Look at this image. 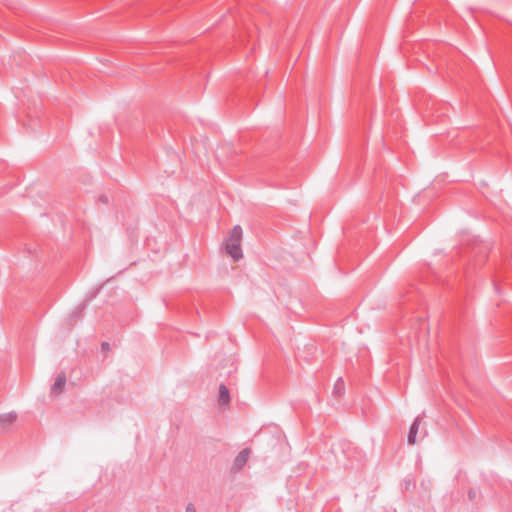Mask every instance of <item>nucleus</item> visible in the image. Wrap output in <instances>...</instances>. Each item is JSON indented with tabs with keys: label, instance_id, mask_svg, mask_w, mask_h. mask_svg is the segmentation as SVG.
<instances>
[{
	"label": "nucleus",
	"instance_id": "7",
	"mask_svg": "<svg viewBox=\"0 0 512 512\" xmlns=\"http://www.w3.org/2000/svg\"><path fill=\"white\" fill-rule=\"evenodd\" d=\"M345 391V383L342 378H338L334 384L333 394L337 397H340L344 394Z\"/></svg>",
	"mask_w": 512,
	"mask_h": 512
},
{
	"label": "nucleus",
	"instance_id": "10",
	"mask_svg": "<svg viewBox=\"0 0 512 512\" xmlns=\"http://www.w3.org/2000/svg\"><path fill=\"white\" fill-rule=\"evenodd\" d=\"M427 435V432L424 431L423 434H422V437H425Z\"/></svg>",
	"mask_w": 512,
	"mask_h": 512
},
{
	"label": "nucleus",
	"instance_id": "1",
	"mask_svg": "<svg viewBox=\"0 0 512 512\" xmlns=\"http://www.w3.org/2000/svg\"><path fill=\"white\" fill-rule=\"evenodd\" d=\"M242 239V228L236 225L229 237L225 241L226 253L233 258L234 261H238L243 257V253L240 247Z\"/></svg>",
	"mask_w": 512,
	"mask_h": 512
},
{
	"label": "nucleus",
	"instance_id": "12",
	"mask_svg": "<svg viewBox=\"0 0 512 512\" xmlns=\"http://www.w3.org/2000/svg\"><path fill=\"white\" fill-rule=\"evenodd\" d=\"M469 496H470V498H472V496H474V493L469 492Z\"/></svg>",
	"mask_w": 512,
	"mask_h": 512
},
{
	"label": "nucleus",
	"instance_id": "5",
	"mask_svg": "<svg viewBox=\"0 0 512 512\" xmlns=\"http://www.w3.org/2000/svg\"><path fill=\"white\" fill-rule=\"evenodd\" d=\"M230 402V394L228 388L221 384L219 387V404L221 406H226Z\"/></svg>",
	"mask_w": 512,
	"mask_h": 512
},
{
	"label": "nucleus",
	"instance_id": "4",
	"mask_svg": "<svg viewBox=\"0 0 512 512\" xmlns=\"http://www.w3.org/2000/svg\"><path fill=\"white\" fill-rule=\"evenodd\" d=\"M420 424H421L420 417H416V419L414 420V422L412 423V425L410 427V431L408 434V443L410 445H414L416 443V435L418 433Z\"/></svg>",
	"mask_w": 512,
	"mask_h": 512
},
{
	"label": "nucleus",
	"instance_id": "2",
	"mask_svg": "<svg viewBox=\"0 0 512 512\" xmlns=\"http://www.w3.org/2000/svg\"><path fill=\"white\" fill-rule=\"evenodd\" d=\"M250 454H251L250 448H244L243 450H241L234 460L232 470L234 472L240 471L246 465V463L250 457Z\"/></svg>",
	"mask_w": 512,
	"mask_h": 512
},
{
	"label": "nucleus",
	"instance_id": "3",
	"mask_svg": "<svg viewBox=\"0 0 512 512\" xmlns=\"http://www.w3.org/2000/svg\"><path fill=\"white\" fill-rule=\"evenodd\" d=\"M65 384H66V376L64 373H61L56 377L55 382L51 387L52 393H54L56 395L62 393L64 390V387H65Z\"/></svg>",
	"mask_w": 512,
	"mask_h": 512
},
{
	"label": "nucleus",
	"instance_id": "9",
	"mask_svg": "<svg viewBox=\"0 0 512 512\" xmlns=\"http://www.w3.org/2000/svg\"><path fill=\"white\" fill-rule=\"evenodd\" d=\"M101 348H102V350H103L104 352H107V351H109V350H110V345H109V343H108V342H103V343L101 344Z\"/></svg>",
	"mask_w": 512,
	"mask_h": 512
},
{
	"label": "nucleus",
	"instance_id": "8",
	"mask_svg": "<svg viewBox=\"0 0 512 512\" xmlns=\"http://www.w3.org/2000/svg\"><path fill=\"white\" fill-rule=\"evenodd\" d=\"M185 512H196V508L192 503H189L186 506Z\"/></svg>",
	"mask_w": 512,
	"mask_h": 512
},
{
	"label": "nucleus",
	"instance_id": "11",
	"mask_svg": "<svg viewBox=\"0 0 512 512\" xmlns=\"http://www.w3.org/2000/svg\"><path fill=\"white\" fill-rule=\"evenodd\" d=\"M469 496H470V498H472V496H474V493L469 492Z\"/></svg>",
	"mask_w": 512,
	"mask_h": 512
},
{
	"label": "nucleus",
	"instance_id": "6",
	"mask_svg": "<svg viewBox=\"0 0 512 512\" xmlns=\"http://www.w3.org/2000/svg\"><path fill=\"white\" fill-rule=\"evenodd\" d=\"M17 419V414L15 412L4 413L0 415V425L6 426L8 424H12Z\"/></svg>",
	"mask_w": 512,
	"mask_h": 512
}]
</instances>
